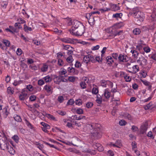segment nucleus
I'll return each instance as SVG.
<instances>
[{"label":"nucleus","mask_w":156,"mask_h":156,"mask_svg":"<svg viewBox=\"0 0 156 156\" xmlns=\"http://www.w3.org/2000/svg\"><path fill=\"white\" fill-rule=\"evenodd\" d=\"M100 126V125L98 124H87L83 129L85 132H90L94 136L100 138L102 134Z\"/></svg>","instance_id":"1"},{"label":"nucleus","mask_w":156,"mask_h":156,"mask_svg":"<svg viewBox=\"0 0 156 156\" xmlns=\"http://www.w3.org/2000/svg\"><path fill=\"white\" fill-rule=\"evenodd\" d=\"M8 138L4 133L0 132V147L2 149H5L8 147Z\"/></svg>","instance_id":"2"},{"label":"nucleus","mask_w":156,"mask_h":156,"mask_svg":"<svg viewBox=\"0 0 156 156\" xmlns=\"http://www.w3.org/2000/svg\"><path fill=\"white\" fill-rule=\"evenodd\" d=\"M133 16L135 18H137L140 21H143L144 20V17L143 13L136 8L133 9L132 13Z\"/></svg>","instance_id":"3"},{"label":"nucleus","mask_w":156,"mask_h":156,"mask_svg":"<svg viewBox=\"0 0 156 156\" xmlns=\"http://www.w3.org/2000/svg\"><path fill=\"white\" fill-rule=\"evenodd\" d=\"M85 29L83 25H81V26H80L78 30L76 31V30H73L71 31V34L76 36H81L84 32Z\"/></svg>","instance_id":"4"},{"label":"nucleus","mask_w":156,"mask_h":156,"mask_svg":"<svg viewBox=\"0 0 156 156\" xmlns=\"http://www.w3.org/2000/svg\"><path fill=\"white\" fill-rule=\"evenodd\" d=\"M123 26V25L122 23H119L114 24L113 26L109 28V32L112 34L117 31V30L121 28Z\"/></svg>","instance_id":"5"},{"label":"nucleus","mask_w":156,"mask_h":156,"mask_svg":"<svg viewBox=\"0 0 156 156\" xmlns=\"http://www.w3.org/2000/svg\"><path fill=\"white\" fill-rule=\"evenodd\" d=\"M72 28L69 30L70 33L71 34V32L72 30H75L76 29L78 28L80 26H81V25H83L81 22L76 20H73L72 23Z\"/></svg>","instance_id":"6"},{"label":"nucleus","mask_w":156,"mask_h":156,"mask_svg":"<svg viewBox=\"0 0 156 156\" xmlns=\"http://www.w3.org/2000/svg\"><path fill=\"white\" fill-rule=\"evenodd\" d=\"M136 62L137 64L142 67L146 66L147 63V60L143 56H141L139 57L137 60Z\"/></svg>","instance_id":"7"},{"label":"nucleus","mask_w":156,"mask_h":156,"mask_svg":"<svg viewBox=\"0 0 156 156\" xmlns=\"http://www.w3.org/2000/svg\"><path fill=\"white\" fill-rule=\"evenodd\" d=\"M83 61L86 63H87L90 62H95L94 58V56L90 55H85L83 57Z\"/></svg>","instance_id":"8"},{"label":"nucleus","mask_w":156,"mask_h":156,"mask_svg":"<svg viewBox=\"0 0 156 156\" xmlns=\"http://www.w3.org/2000/svg\"><path fill=\"white\" fill-rule=\"evenodd\" d=\"M111 96V93L108 88L105 90L103 94L102 95V98L104 101L108 100Z\"/></svg>","instance_id":"9"},{"label":"nucleus","mask_w":156,"mask_h":156,"mask_svg":"<svg viewBox=\"0 0 156 156\" xmlns=\"http://www.w3.org/2000/svg\"><path fill=\"white\" fill-rule=\"evenodd\" d=\"M101 86L105 87H112L113 86V83L109 80L105 81L103 80L102 81Z\"/></svg>","instance_id":"10"},{"label":"nucleus","mask_w":156,"mask_h":156,"mask_svg":"<svg viewBox=\"0 0 156 156\" xmlns=\"http://www.w3.org/2000/svg\"><path fill=\"white\" fill-rule=\"evenodd\" d=\"M44 89L49 94H52L53 92V88L52 86L49 85H45L44 87Z\"/></svg>","instance_id":"11"},{"label":"nucleus","mask_w":156,"mask_h":156,"mask_svg":"<svg viewBox=\"0 0 156 156\" xmlns=\"http://www.w3.org/2000/svg\"><path fill=\"white\" fill-rule=\"evenodd\" d=\"M93 147L95 149H97L99 151H101L104 150L103 147L99 143H94Z\"/></svg>","instance_id":"12"},{"label":"nucleus","mask_w":156,"mask_h":156,"mask_svg":"<svg viewBox=\"0 0 156 156\" xmlns=\"http://www.w3.org/2000/svg\"><path fill=\"white\" fill-rule=\"evenodd\" d=\"M130 70L129 72L133 74H135L139 70V67L137 65L133 66L131 68H130Z\"/></svg>","instance_id":"13"},{"label":"nucleus","mask_w":156,"mask_h":156,"mask_svg":"<svg viewBox=\"0 0 156 156\" xmlns=\"http://www.w3.org/2000/svg\"><path fill=\"white\" fill-rule=\"evenodd\" d=\"M28 97L27 94L25 93L23 90L19 96V99L21 101H24L25 100L27 99Z\"/></svg>","instance_id":"14"},{"label":"nucleus","mask_w":156,"mask_h":156,"mask_svg":"<svg viewBox=\"0 0 156 156\" xmlns=\"http://www.w3.org/2000/svg\"><path fill=\"white\" fill-rule=\"evenodd\" d=\"M148 123L147 122H145L143 123L141 126L140 128V131L142 133H145L147 128Z\"/></svg>","instance_id":"15"},{"label":"nucleus","mask_w":156,"mask_h":156,"mask_svg":"<svg viewBox=\"0 0 156 156\" xmlns=\"http://www.w3.org/2000/svg\"><path fill=\"white\" fill-rule=\"evenodd\" d=\"M119 60L122 62H126L128 60L127 57L124 55L120 54L118 57Z\"/></svg>","instance_id":"16"},{"label":"nucleus","mask_w":156,"mask_h":156,"mask_svg":"<svg viewBox=\"0 0 156 156\" xmlns=\"http://www.w3.org/2000/svg\"><path fill=\"white\" fill-rule=\"evenodd\" d=\"M155 90L153 92L151 93L149 97L147 98L144 99L142 101L144 102H146L150 101L153 97L154 94L155 93Z\"/></svg>","instance_id":"17"},{"label":"nucleus","mask_w":156,"mask_h":156,"mask_svg":"<svg viewBox=\"0 0 156 156\" xmlns=\"http://www.w3.org/2000/svg\"><path fill=\"white\" fill-rule=\"evenodd\" d=\"M44 115L51 120L55 121L57 120V119L54 116L50 114L45 113Z\"/></svg>","instance_id":"18"},{"label":"nucleus","mask_w":156,"mask_h":156,"mask_svg":"<svg viewBox=\"0 0 156 156\" xmlns=\"http://www.w3.org/2000/svg\"><path fill=\"white\" fill-rule=\"evenodd\" d=\"M144 46V45H137L136 46V49L139 51L140 53L143 55L144 54V52L143 50Z\"/></svg>","instance_id":"19"},{"label":"nucleus","mask_w":156,"mask_h":156,"mask_svg":"<svg viewBox=\"0 0 156 156\" xmlns=\"http://www.w3.org/2000/svg\"><path fill=\"white\" fill-rule=\"evenodd\" d=\"M85 116L83 115H80L79 116H77L76 115H74L72 116L71 118L74 120H80L83 119H85Z\"/></svg>","instance_id":"20"},{"label":"nucleus","mask_w":156,"mask_h":156,"mask_svg":"<svg viewBox=\"0 0 156 156\" xmlns=\"http://www.w3.org/2000/svg\"><path fill=\"white\" fill-rule=\"evenodd\" d=\"M61 40L63 42L66 43H71L72 42V40L68 37H65L61 39Z\"/></svg>","instance_id":"21"},{"label":"nucleus","mask_w":156,"mask_h":156,"mask_svg":"<svg viewBox=\"0 0 156 156\" xmlns=\"http://www.w3.org/2000/svg\"><path fill=\"white\" fill-rule=\"evenodd\" d=\"M142 82L146 86H148V90H151V86L150 84V83L147 80H142Z\"/></svg>","instance_id":"22"},{"label":"nucleus","mask_w":156,"mask_h":156,"mask_svg":"<svg viewBox=\"0 0 156 156\" xmlns=\"http://www.w3.org/2000/svg\"><path fill=\"white\" fill-rule=\"evenodd\" d=\"M102 101L103 100L102 98V96H101L99 94L97 95V98L96 100V102L98 104H101V103Z\"/></svg>","instance_id":"23"},{"label":"nucleus","mask_w":156,"mask_h":156,"mask_svg":"<svg viewBox=\"0 0 156 156\" xmlns=\"http://www.w3.org/2000/svg\"><path fill=\"white\" fill-rule=\"evenodd\" d=\"M67 71L68 72L73 74H77V73H76L75 69L73 67H68V68Z\"/></svg>","instance_id":"24"},{"label":"nucleus","mask_w":156,"mask_h":156,"mask_svg":"<svg viewBox=\"0 0 156 156\" xmlns=\"http://www.w3.org/2000/svg\"><path fill=\"white\" fill-rule=\"evenodd\" d=\"M130 52L132 53L133 56L135 58H137L139 54V53L136 50H132Z\"/></svg>","instance_id":"25"},{"label":"nucleus","mask_w":156,"mask_h":156,"mask_svg":"<svg viewBox=\"0 0 156 156\" xmlns=\"http://www.w3.org/2000/svg\"><path fill=\"white\" fill-rule=\"evenodd\" d=\"M2 43L5 44V46H6V49L7 47L10 46V42L9 41L5 39H3L1 40Z\"/></svg>","instance_id":"26"},{"label":"nucleus","mask_w":156,"mask_h":156,"mask_svg":"<svg viewBox=\"0 0 156 156\" xmlns=\"http://www.w3.org/2000/svg\"><path fill=\"white\" fill-rule=\"evenodd\" d=\"M9 112L6 108H4L2 111V115L3 117L5 118H6L9 114Z\"/></svg>","instance_id":"27"},{"label":"nucleus","mask_w":156,"mask_h":156,"mask_svg":"<svg viewBox=\"0 0 156 156\" xmlns=\"http://www.w3.org/2000/svg\"><path fill=\"white\" fill-rule=\"evenodd\" d=\"M61 79H60L59 76H55L54 78V81L55 83L57 84H59V83L61 82Z\"/></svg>","instance_id":"28"},{"label":"nucleus","mask_w":156,"mask_h":156,"mask_svg":"<svg viewBox=\"0 0 156 156\" xmlns=\"http://www.w3.org/2000/svg\"><path fill=\"white\" fill-rule=\"evenodd\" d=\"M107 62L109 64H112L113 62V60L111 56H108L106 58Z\"/></svg>","instance_id":"29"},{"label":"nucleus","mask_w":156,"mask_h":156,"mask_svg":"<svg viewBox=\"0 0 156 156\" xmlns=\"http://www.w3.org/2000/svg\"><path fill=\"white\" fill-rule=\"evenodd\" d=\"M7 93L10 94H12L14 92V89L11 87H8L7 90Z\"/></svg>","instance_id":"30"},{"label":"nucleus","mask_w":156,"mask_h":156,"mask_svg":"<svg viewBox=\"0 0 156 156\" xmlns=\"http://www.w3.org/2000/svg\"><path fill=\"white\" fill-rule=\"evenodd\" d=\"M115 147L118 148H121L122 146V144L121 141L119 140H117L115 143Z\"/></svg>","instance_id":"31"},{"label":"nucleus","mask_w":156,"mask_h":156,"mask_svg":"<svg viewBox=\"0 0 156 156\" xmlns=\"http://www.w3.org/2000/svg\"><path fill=\"white\" fill-rule=\"evenodd\" d=\"M119 7L116 5L113 4L111 6V9L113 11H116L119 9Z\"/></svg>","instance_id":"32"},{"label":"nucleus","mask_w":156,"mask_h":156,"mask_svg":"<svg viewBox=\"0 0 156 156\" xmlns=\"http://www.w3.org/2000/svg\"><path fill=\"white\" fill-rule=\"evenodd\" d=\"M85 152H87L90 153L91 155H94L95 154V152L94 151H91L89 149H86L83 151Z\"/></svg>","instance_id":"33"},{"label":"nucleus","mask_w":156,"mask_h":156,"mask_svg":"<svg viewBox=\"0 0 156 156\" xmlns=\"http://www.w3.org/2000/svg\"><path fill=\"white\" fill-rule=\"evenodd\" d=\"M22 80H15L12 83L13 85L15 86H18L22 83Z\"/></svg>","instance_id":"34"},{"label":"nucleus","mask_w":156,"mask_h":156,"mask_svg":"<svg viewBox=\"0 0 156 156\" xmlns=\"http://www.w3.org/2000/svg\"><path fill=\"white\" fill-rule=\"evenodd\" d=\"M122 16V13H116L115 14H113L112 16V17L113 18H115L117 19L120 18H121Z\"/></svg>","instance_id":"35"},{"label":"nucleus","mask_w":156,"mask_h":156,"mask_svg":"<svg viewBox=\"0 0 156 156\" xmlns=\"http://www.w3.org/2000/svg\"><path fill=\"white\" fill-rule=\"evenodd\" d=\"M153 105V103L152 102H150L146 105L144 106V109L145 110H148L151 108Z\"/></svg>","instance_id":"36"},{"label":"nucleus","mask_w":156,"mask_h":156,"mask_svg":"<svg viewBox=\"0 0 156 156\" xmlns=\"http://www.w3.org/2000/svg\"><path fill=\"white\" fill-rule=\"evenodd\" d=\"M141 31L139 28H136L134 29L133 31V33L135 35H138L140 34Z\"/></svg>","instance_id":"37"},{"label":"nucleus","mask_w":156,"mask_h":156,"mask_svg":"<svg viewBox=\"0 0 156 156\" xmlns=\"http://www.w3.org/2000/svg\"><path fill=\"white\" fill-rule=\"evenodd\" d=\"M66 61L69 63H72L73 61V57L71 55L69 56L66 58Z\"/></svg>","instance_id":"38"},{"label":"nucleus","mask_w":156,"mask_h":156,"mask_svg":"<svg viewBox=\"0 0 156 156\" xmlns=\"http://www.w3.org/2000/svg\"><path fill=\"white\" fill-rule=\"evenodd\" d=\"M14 119L17 122H21L22 121V119L18 115H14Z\"/></svg>","instance_id":"39"},{"label":"nucleus","mask_w":156,"mask_h":156,"mask_svg":"<svg viewBox=\"0 0 156 156\" xmlns=\"http://www.w3.org/2000/svg\"><path fill=\"white\" fill-rule=\"evenodd\" d=\"M111 9L110 8L106 7H104L99 9V10L100 11L101 13H104L106 12L109 11Z\"/></svg>","instance_id":"40"},{"label":"nucleus","mask_w":156,"mask_h":156,"mask_svg":"<svg viewBox=\"0 0 156 156\" xmlns=\"http://www.w3.org/2000/svg\"><path fill=\"white\" fill-rule=\"evenodd\" d=\"M48 66L46 64H44L42 67L41 68V70L42 71L45 72L48 69Z\"/></svg>","instance_id":"41"},{"label":"nucleus","mask_w":156,"mask_h":156,"mask_svg":"<svg viewBox=\"0 0 156 156\" xmlns=\"http://www.w3.org/2000/svg\"><path fill=\"white\" fill-rule=\"evenodd\" d=\"M73 48L72 47L69 45H62V48L63 49H65L66 50L69 51L71 49Z\"/></svg>","instance_id":"42"},{"label":"nucleus","mask_w":156,"mask_h":156,"mask_svg":"<svg viewBox=\"0 0 156 156\" xmlns=\"http://www.w3.org/2000/svg\"><path fill=\"white\" fill-rule=\"evenodd\" d=\"M44 80L46 83L50 82L51 80V77L49 76H47L43 78Z\"/></svg>","instance_id":"43"},{"label":"nucleus","mask_w":156,"mask_h":156,"mask_svg":"<svg viewBox=\"0 0 156 156\" xmlns=\"http://www.w3.org/2000/svg\"><path fill=\"white\" fill-rule=\"evenodd\" d=\"M25 123L27 126L31 129H33V127L32 124L26 119L25 120Z\"/></svg>","instance_id":"44"},{"label":"nucleus","mask_w":156,"mask_h":156,"mask_svg":"<svg viewBox=\"0 0 156 156\" xmlns=\"http://www.w3.org/2000/svg\"><path fill=\"white\" fill-rule=\"evenodd\" d=\"M91 15H91V12L90 13H87L86 14L85 17L88 20L89 19L90 21V20L91 19V20H93L94 21V18L93 17L92 18H90V17H91Z\"/></svg>","instance_id":"45"},{"label":"nucleus","mask_w":156,"mask_h":156,"mask_svg":"<svg viewBox=\"0 0 156 156\" xmlns=\"http://www.w3.org/2000/svg\"><path fill=\"white\" fill-rule=\"evenodd\" d=\"M41 124L43 126V127L46 128L48 129H49L50 128V126L47 123H45L43 122H41Z\"/></svg>","instance_id":"46"},{"label":"nucleus","mask_w":156,"mask_h":156,"mask_svg":"<svg viewBox=\"0 0 156 156\" xmlns=\"http://www.w3.org/2000/svg\"><path fill=\"white\" fill-rule=\"evenodd\" d=\"M26 88L30 91H32L34 90L32 86L30 84L27 85Z\"/></svg>","instance_id":"47"},{"label":"nucleus","mask_w":156,"mask_h":156,"mask_svg":"<svg viewBox=\"0 0 156 156\" xmlns=\"http://www.w3.org/2000/svg\"><path fill=\"white\" fill-rule=\"evenodd\" d=\"M64 100V98L62 96H59L57 98V101L59 103H62L63 102Z\"/></svg>","instance_id":"48"},{"label":"nucleus","mask_w":156,"mask_h":156,"mask_svg":"<svg viewBox=\"0 0 156 156\" xmlns=\"http://www.w3.org/2000/svg\"><path fill=\"white\" fill-rule=\"evenodd\" d=\"M57 113L59 115L63 116L66 114V112L64 111L58 110L57 111Z\"/></svg>","instance_id":"49"},{"label":"nucleus","mask_w":156,"mask_h":156,"mask_svg":"<svg viewBox=\"0 0 156 156\" xmlns=\"http://www.w3.org/2000/svg\"><path fill=\"white\" fill-rule=\"evenodd\" d=\"M143 50H144V52H145L147 53H148L150 52L151 51L150 48L148 46H144Z\"/></svg>","instance_id":"50"},{"label":"nucleus","mask_w":156,"mask_h":156,"mask_svg":"<svg viewBox=\"0 0 156 156\" xmlns=\"http://www.w3.org/2000/svg\"><path fill=\"white\" fill-rule=\"evenodd\" d=\"M3 44V43H2L1 40H0V48L2 50L5 51L6 49V46H5V45H4Z\"/></svg>","instance_id":"51"},{"label":"nucleus","mask_w":156,"mask_h":156,"mask_svg":"<svg viewBox=\"0 0 156 156\" xmlns=\"http://www.w3.org/2000/svg\"><path fill=\"white\" fill-rule=\"evenodd\" d=\"M12 139L16 143H18L19 140V137L17 135H14L12 137Z\"/></svg>","instance_id":"52"},{"label":"nucleus","mask_w":156,"mask_h":156,"mask_svg":"<svg viewBox=\"0 0 156 156\" xmlns=\"http://www.w3.org/2000/svg\"><path fill=\"white\" fill-rule=\"evenodd\" d=\"M67 73L66 70L63 68L61 69L60 71L59 72V73L61 75H63Z\"/></svg>","instance_id":"53"},{"label":"nucleus","mask_w":156,"mask_h":156,"mask_svg":"<svg viewBox=\"0 0 156 156\" xmlns=\"http://www.w3.org/2000/svg\"><path fill=\"white\" fill-rule=\"evenodd\" d=\"M92 92L93 94H96L98 92V88L97 87H94L92 89Z\"/></svg>","instance_id":"54"},{"label":"nucleus","mask_w":156,"mask_h":156,"mask_svg":"<svg viewBox=\"0 0 156 156\" xmlns=\"http://www.w3.org/2000/svg\"><path fill=\"white\" fill-rule=\"evenodd\" d=\"M36 99V96L34 95H31L29 97V100L31 101H35Z\"/></svg>","instance_id":"55"},{"label":"nucleus","mask_w":156,"mask_h":156,"mask_svg":"<svg viewBox=\"0 0 156 156\" xmlns=\"http://www.w3.org/2000/svg\"><path fill=\"white\" fill-rule=\"evenodd\" d=\"M80 86L82 89H85L86 87V84L85 81H82L80 83Z\"/></svg>","instance_id":"56"},{"label":"nucleus","mask_w":156,"mask_h":156,"mask_svg":"<svg viewBox=\"0 0 156 156\" xmlns=\"http://www.w3.org/2000/svg\"><path fill=\"white\" fill-rule=\"evenodd\" d=\"M76 112L79 114H82L83 113V109L81 108H78L76 109Z\"/></svg>","instance_id":"57"},{"label":"nucleus","mask_w":156,"mask_h":156,"mask_svg":"<svg viewBox=\"0 0 156 156\" xmlns=\"http://www.w3.org/2000/svg\"><path fill=\"white\" fill-rule=\"evenodd\" d=\"M74 103V100L73 99H71L68 100L67 103V105H72Z\"/></svg>","instance_id":"58"},{"label":"nucleus","mask_w":156,"mask_h":156,"mask_svg":"<svg viewBox=\"0 0 156 156\" xmlns=\"http://www.w3.org/2000/svg\"><path fill=\"white\" fill-rule=\"evenodd\" d=\"M64 62L62 59L58 58V64L59 66H62L63 65Z\"/></svg>","instance_id":"59"},{"label":"nucleus","mask_w":156,"mask_h":156,"mask_svg":"<svg viewBox=\"0 0 156 156\" xmlns=\"http://www.w3.org/2000/svg\"><path fill=\"white\" fill-rule=\"evenodd\" d=\"M119 123L120 126H123L126 125V122L124 120H121L119 121Z\"/></svg>","instance_id":"60"},{"label":"nucleus","mask_w":156,"mask_h":156,"mask_svg":"<svg viewBox=\"0 0 156 156\" xmlns=\"http://www.w3.org/2000/svg\"><path fill=\"white\" fill-rule=\"evenodd\" d=\"M24 29L25 31L28 30L31 31L32 30L31 27H27L26 24L24 25Z\"/></svg>","instance_id":"61"},{"label":"nucleus","mask_w":156,"mask_h":156,"mask_svg":"<svg viewBox=\"0 0 156 156\" xmlns=\"http://www.w3.org/2000/svg\"><path fill=\"white\" fill-rule=\"evenodd\" d=\"M76 104L78 105H80L82 104V101L80 99H78L76 101Z\"/></svg>","instance_id":"62"},{"label":"nucleus","mask_w":156,"mask_h":156,"mask_svg":"<svg viewBox=\"0 0 156 156\" xmlns=\"http://www.w3.org/2000/svg\"><path fill=\"white\" fill-rule=\"evenodd\" d=\"M68 80L70 82H74L75 81L76 79L75 77L71 76L69 77Z\"/></svg>","instance_id":"63"},{"label":"nucleus","mask_w":156,"mask_h":156,"mask_svg":"<svg viewBox=\"0 0 156 156\" xmlns=\"http://www.w3.org/2000/svg\"><path fill=\"white\" fill-rule=\"evenodd\" d=\"M108 156H114L113 151L111 150H109L108 152Z\"/></svg>","instance_id":"64"}]
</instances>
